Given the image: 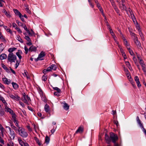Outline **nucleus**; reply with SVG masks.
Wrapping results in <instances>:
<instances>
[{"label":"nucleus","mask_w":146,"mask_h":146,"mask_svg":"<svg viewBox=\"0 0 146 146\" xmlns=\"http://www.w3.org/2000/svg\"><path fill=\"white\" fill-rule=\"evenodd\" d=\"M118 137L117 135L112 132L110 133V136L106 133L105 135V139L106 143L108 144H110V142L111 141L114 144V146H121L118 143H116V142L118 140Z\"/></svg>","instance_id":"nucleus-1"},{"label":"nucleus","mask_w":146,"mask_h":146,"mask_svg":"<svg viewBox=\"0 0 146 146\" xmlns=\"http://www.w3.org/2000/svg\"><path fill=\"white\" fill-rule=\"evenodd\" d=\"M18 131L19 134L23 137L26 138L28 136L27 133L25 129L23 127H19V129H18Z\"/></svg>","instance_id":"nucleus-2"},{"label":"nucleus","mask_w":146,"mask_h":146,"mask_svg":"<svg viewBox=\"0 0 146 146\" xmlns=\"http://www.w3.org/2000/svg\"><path fill=\"white\" fill-rule=\"evenodd\" d=\"M17 57L16 56L13 54V53H10L8 56L7 60L8 61L11 63L15 62V61L16 60Z\"/></svg>","instance_id":"nucleus-3"},{"label":"nucleus","mask_w":146,"mask_h":146,"mask_svg":"<svg viewBox=\"0 0 146 146\" xmlns=\"http://www.w3.org/2000/svg\"><path fill=\"white\" fill-rule=\"evenodd\" d=\"M57 68V67L55 64H52L51 66L48 67L46 69H44L43 70V72L44 74H46L47 72L51 71L52 70H55Z\"/></svg>","instance_id":"nucleus-4"},{"label":"nucleus","mask_w":146,"mask_h":146,"mask_svg":"<svg viewBox=\"0 0 146 146\" xmlns=\"http://www.w3.org/2000/svg\"><path fill=\"white\" fill-rule=\"evenodd\" d=\"M22 100L24 103L27 104H28V103L31 101L30 97L28 95H26L24 93L23 94Z\"/></svg>","instance_id":"nucleus-5"},{"label":"nucleus","mask_w":146,"mask_h":146,"mask_svg":"<svg viewBox=\"0 0 146 146\" xmlns=\"http://www.w3.org/2000/svg\"><path fill=\"white\" fill-rule=\"evenodd\" d=\"M137 121L140 127L141 128L143 131L146 137V130L144 128L143 125L141 123V121L140 119H139L138 121Z\"/></svg>","instance_id":"nucleus-6"},{"label":"nucleus","mask_w":146,"mask_h":146,"mask_svg":"<svg viewBox=\"0 0 146 146\" xmlns=\"http://www.w3.org/2000/svg\"><path fill=\"white\" fill-rule=\"evenodd\" d=\"M5 111L6 112H9L11 115H12L13 114L15 113H14L13 111L10 108H9L7 105L5 106Z\"/></svg>","instance_id":"nucleus-7"},{"label":"nucleus","mask_w":146,"mask_h":146,"mask_svg":"<svg viewBox=\"0 0 146 146\" xmlns=\"http://www.w3.org/2000/svg\"><path fill=\"white\" fill-rule=\"evenodd\" d=\"M84 131V127L83 126H80L79 127L77 130L76 131L75 133H82Z\"/></svg>","instance_id":"nucleus-8"},{"label":"nucleus","mask_w":146,"mask_h":146,"mask_svg":"<svg viewBox=\"0 0 146 146\" xmlns=\"http://www.w3.org/2000/svg\"><path fill=\"white\" fill-rule=\"evenodd\" d=\"M134 79L136 82L138 87H140L141 86V85L140 83L138 77L137 76H135L134 77Z\"/></svg>","instance_id":"nucleus-9"},{"label":"nucleus","mask_w":146,"mask_h":146,"mask_svg":"<svg viewBox=\"0 0 146 146\" xmlns=\"http://www.w3.org/2000/svg\"><path fill=\"white\" fill-rule=\"evenodd\" d=\"M10 97L12 99H13L16 100L18 101L20 100V98L18 96L16 95L14 96L13 94H11L10 95Z\"/></svg>","instance_id":"nucleus-10"},{"label":"nucleus","mask_w":146,"mask_h":146,"mask_svg":"<svg viewBox=\"0 0 146 146\" xmlns=\"http://www.w3.org/2000/svg\"><path fill=\"white\" fill-rule=\"evenodd\" d=\"M133 41L138 48H140L141 46V44L140 42L138 40V38L135 39H134Z\"/></svg>","instance_id":"nucleus-11"},{"label":"nucleus","mask_w":146,"mask_h":146,"mask_svg":"<svg viewBox=\"0 0 146 146\" xmlns=\"http://www.w3.org/2000/svg\"><path fill=\"white\" fill-rule=\"evenodd\" d=\"M36 48L32 45L29 48V52H36Z\"/></svg>","instance_id":"nucleus-12"},{"label":"nucleus","mask_w":146,"mask_h":146,"mask_svg":"<svg viewBox=\"0 0 146 146\" xmlns=\"http://www.w3.org/2000/svg\"><path fill=\"white\" fill-rule=\"evenodd\" d=\"M5 115V111L0 105V117L3 116Z\"/></svg>","instance_id":"nucleus-13"},{"label":"nucleus","mask_w":146,"mask_h":146,"mask_svg":"<svg viewBox=\"0 0 146 146\" xmlns=\"http://www.w3.org/2000/svg\"><path fill=\"white\" fill-rule=\"evenodd\" d=\"M11 115L12 116V118L11 119L13 120L14 122L15 123L17 121V120H16L17 116L16 114L15 113Z\"/></svg>","instance_id":"nucleus-14"},{"label":"nucleus","mask_w":146,"mask_h":146,"mask_svg":"<svg viewBox=\"0 0 146 146\" xmlns=\"http://www.w3.org/2000/svg\"><path fill=\"white\" fill-rule=\"evenodd\" d=\"M0 38L2 42L5 43L7 42L5 38V37L0 32Z\"/></svg>","instance_id":"nucleus-15"},{"label":"nucleus","mask_w":146,"mask_h":146,"mask_svg":"<svg viewBox=\"0 0 146 146\" xmlns=\"http://www.w3.org/2000/svg\"><path fill=\"white\" fill-rule=\"evenodd\" d=\"M3 81L4 83L7 84H9L10 83V81H9L8 80L7 78H3Z\"/></svg>","instance_id":"nucleus-16"},{"label":"nucleus","mask_w":146,"mask_h":146,"mask_svg":"<svg viewBox=\"0 0 146 146\" xmlns=\"http://www.w3.org/2000/svg\"><path fill=\"white\" fill-rule=\"evenodd\" d=\"M139 62L140 64L141 65L142 68L146 67V65L144 63V62L141 59H139Z\"/></svg>","instance_id":"nucleus-17"},{"label":"nucleus","mask_w":146,"mask_h":146,"mask_svg":"<svg viewBox=\"0 0 146 146\" xmlns=\"http://www.w3.org/2000/svg\"><path fill=\"white\" fill-rule=\"evenodd\" d=\"M3 12L8 17H10L11 16L9 12H7L5 9L3 10Z\"/></svg>","instance_id":"nucleus-18"},{"label":"nucleus","mask_w":146,"mask_h":146,"mask_svg":"<svg viewBox=\"0 0 146 146\" xmlns=\"http://www.w3.org/2000/svg\"><path fill=\"white\" fill-rule=\"evenodd\" d=\"M10 135L11 139H13L15 136V133L13 130L10 131Z\"/></svg>","instance_id":"nucleus-19"},{"label":"nucleus","mask_w":146,"mask_h":146,"mask_svg":"<svg viewBox=\"0 0 146 146\" xmlns=\"http://www.w3.org/2000/svg\"><path fill=\"white\" fill-rule=\"evenodd\" d=\"M120 52L123 57V58L124 59H126L127 58V56L125 53L124 52L122 48H120Z\"/></svg>","instance_id":"nucleus-20"},{"label":"nucleus","mask_w":146,"mask_h":146,"mask_svg":"<svg viewBox=\"0 0 146 146\" xmlns=\"http://www.w3.org/2000/svg\"><path fill=\"white\" fill-rule=\"evenodd\" d=\"M63 108L65 110L67 111L69 109V106L67 103H64V104Z\"/></svg>","instance_id":"nucleus-21"},{"label":"nucleus","mask_w":146,"mask_h":146,"mask_svg":"<svg viewBox=\"0 0 146 146\" xmlns=\"http://www.w3.org/2000/svg\"><path fill=\"white\" fill-rule=\"evenodd\" d=\"M13 11L16 15L19 16H21V14L18 10L16 9H13Z\"/></svg>","instance_id":"nucleus-22"},{"label":"nucleus","mask_w":146,"mask_h":146,"mask_svg":"<svg viewBox=\"0 0 146 146\" xmlns=\"http://www.w3.org/2000/svg\"><path fill=\"white\" fill-rule=\"evenodd\" d=\"M7 55L5 54H2L0 56V59L1 60L5 59L7 58Z\"/></svg>","instance_id":"nucleus-23"},{"label":"nucleus","mask_w":146,"mask_h":146,"mask_svg":"<svg viewBox=\"0 0 146 146\" xmlns=\"http://www.w3.org/2000/svg\"><path fill=\"white\" fill-rule=\"evenodd\" d=\"M13 87L14 89L16 90L19 87L18 85L15 83L13 82L12 83Z\"/></svg>","instance_id":"nucleus-24"},{"label":"nucleus","mask_w":146,"mask_h":146,"mask_svg":"<svg viewBox=\"0 0 146 146\" xmlns=\"http://www.w3.org/2000/svg\"><path fill=\"white\" fill-rule=\"evenodd\" d=\"M4 28L5 29V30L7 32H9V33L11 34L12 33V31L7 26H4Z\"/></svg>","instance_id":"nucleus-25"},{"label":"nucleus","mask_w":146,"mask_h":146,"mask_svg":"<svg viewBox=\"0 0 146 146\" xmlns=\"http://www.w3.org/2000/svg\"><path fill=\"white\" fill-rule=\"evenodd\" d=\"M36 142L39 145H41L42 144L41 141H40L39 139L36 137H34Z\"/></svg>","instance_id":"nucleus-26"},{"label":"nucleus","mask_w":146,"mask_h":146,"mask_svg":"<svg viewBox=\"0 0 146 146\" xmlns=\"http://www.w3.org/2000/svg\"><path fill=\"white\" fill-rule=\"evenodd\" d=\"M45 56L44 53L43 52H41L39 54L38 56V58L41 59V58L44 57Z\"/></svg>","instance_id":"nucleus-27"},{"label":"nucleus","mask_w":146,"mask_h":146,"mask_svg":"<svg viewBox=\"0 0 146 146\" xmlns=\"http://www.w3.org/2000/svg\"><path fill=\"white\" fill-rule=\"evenodd\" d=\"M45 111L47 112H48L49 111V106L48 105L46 104L44 106Z\"/></svg>","instance_id":"nucleus-28"},{"label":"nucleus","mask_w":146,"mask_h":146,"mask_svg":"<svg viewBox=\"0 0 146 146\" xmlns=\"http://www.w3.org/2000/svg\"><path fill=\"white\" fill-rule=\"evenodd\" d=\"M131 33V35L132 37V38H133V40H134V39H135L137 38L136 35L134 33Z\"/></svg>","instance_id":"nucleus-29"},{"label":"nucleus","mask_w":146,"mask_h":146,"mask_svg":"<svg viewBox=\"0 0 146 146\" xmlns=\"http://www.w3.org/2000/svg\"><path fill=\"white\" fill-rule=\"evenodd\" d=\"M17 49V48L15 47L11 48L8 49V51L10 53H12V52L15 51Z\"/></svg>","instance_id":"nucleus-30"},{"label":"nucleus","mask_w":146,"mask_h":146,"mask_svg":"<svg viewBox=\"0 0 146 146\" xmlns=\"http://www.w3.org/2000/svg\"><path fill=\"white\" fill-rule=\"evenodd\" d=\"M18 140L21 146H24L25 143L21 139H18Z\"/></svg>","instance_id":"nucleus-31"},{"label":"nucleus","mask_w":146,"mask_h":146,"mask_svg":"<svg viewBox=\"0 0 146 146\" xmlns=\"http://www.w3.org/2000/svg\"><path fill=\"white\" fill-rule=\"evenodd\" d=\"M50 138L48 136H46L45 137V143L47 144H48L50 141Z\"/></svg>","instance_id":"nucleus-32"},{"label":"nucleus","mask_w":146,"mask_h":146,"mask_svg":"<svg viewBox=\"0 0 146 146\" xmlns=\"http://www.w3.org/2000/svg\"><path fill=\"white\" fill-rule=\"evenodd\" d=\"M40 96L41 97L42 100L43 101L45 102H46V98L44 94Z\"/></svg>","instance_id":"nucleus-33"},{"label":"nucleus","mask_w":146,"mask_h":146,"mask_svg":"<svg viewBox=\"0 0 146 146\" xmlns=\"http://www.w3.org/2000/svg\"><path fill=\"white\" fill-rule=\"evenodd\" d=\"M17 39L19 40L20 42L21 43H23V40L20 37V36L19 35H17Z\"/></svg>","instance_id":"nucleus-34"},{"label":"nucleus","mask_w":146,"mask_h":146,"mask_svg":"<svg viewBox=\"0 0 146 146\" xmlns=\"http://www.w3.org/2000/svg\"><path fill=\"white\" fill-rule=\"evenodd\" d=\"M120 7L122 10H125L126 9L125 6L123 4L120 5Z\"/></svg>","instance_id":"nucleus-35"},{"label":"nucleus","mask_w":146,"mask_h":146,"mask_svg":"<svg viewBox=\"0 0 146 146\" xmlns=\"http://www.w3.org/2000/svg\"><path fill=\"white\" fill-rule=\"evenodd\" d=\"M52 88L54 90L57 91V92H61L60 90L57 87H53Z\"/></svg>","instance_id":"nucleus-36"},{"label":"nucleus","mask_w":146,"mask_h":146,"mask_svg":"<svg viewBox=\"0 0 146 146\" xmlns=\"http://www.w3.org/2000/svg\"><path fill=\"white\" fill-rule=\"evenodd\" d=\"M1 100L3 103L5 104V106L6 105H7V104L4 98L2 97H1V99L0 100Z\"/></svg>","instance_id":"nucleus-37"},{"label":"nucleus","mask_w":146,"mask_h":146,"mask_svg":"<svg viewBox=\"0 0 146 146\" xmlns=\"http://www.w3.org/2000/svg\"><path fill=\"white\" fill-rule=\"evenodd\" d=\"M88 1L90 6L92 8H93L94 7V5L93 4L91 0H88Z\"/></svg>","instance_id":"nucleus-38"},{"label":"nucleus","mask_w":146,"mask_h":146,"mask_svg":"<svg viewBox=\"0 0 146 146\" xmlns=\"http://www.w3.org/2000/svg\"><path fill=\"white\" fill-rule=\"evenodd\" d=\"M127 49L128 50H129V51L130 54L131 55H133V53L132 50L130 48H128V47H127Z\"/></svg>","instance_id":"nucleus-39"},{"label":"nucleus","mask_w":146,"mask_h":146,"mask_svg":"<svg viewBox=\"0 0 146 146\" xmlns=\"http://www.w3.org/2000/svg\"><path fill=\"white\" fill-rule=\"evenodd\" d=\"M16 22L18 24L19 26H23V24L21 23L18 20H17L16 21Z\"/></svg>","instance_id":"nucleus-40"},{"label":"nucleus","mask_w":146,"mask_h":146,"mask_svg":"<svg viewBox=\"0 0 146 146\" xmlns=\"http://www.w3.org/2000/svg\"><path fill=\"white\" fill-rule=\"evenodd\" d=\"M25 38L28 42L31 41L30 38L27 36H25Z\"/></svg>","instance_id":"nucleus-41"},{"label":"nucleus","mask_w":146,"mask_h":146,"mask_svg":"<svg viewBox=\"0 0 146 146\" xmlns=\"http://www.w3.org/2000/svg\"><path fill=\"white\" fill-rule=\"evenodd\" d=\"M20 62H19L18 60H17L16 63L15 65V68H17L18 67L19 65Z\"/></svg>","instance_id":"nucleus-42"},{"label":"nucleus","mask_w":146,"mask_h":146,"mask_svg":"<svg viewBox=\"0 0 146 146\" xmlns=\"http://www.w3.org/2000/svg\"><path fill=\"white\" fill-rule=\"evenodd\" d=\"M0 130L2 133H3L4 130V128L2 125L0 123Z\"/></svg>","instance_id":"nucleus-43"},{"label":"nucleus","mask_w":146,"mask_h":146,"mask_svg":"<svg viewBox=\"0 0 146 146\" xmlns=\"http://www.w3.org/2000/svg\"><path fill=\"white\" fill-rule=\"evenodd\" d=\"M25 7H26V8L25 9V10L28 13H30V11L29 9V8H28V5H27V6H26V5L25 6Z\"/></svg>","instance_id":"nucleus-44"},{"label":"nucleus","mask_w":146,"mask_h":146,"mask_svg":"<svg viewBox=\"0 0 146 146\" xmlns=\"http://www.w3.org/2000/svg\"><path fill=\"white\" fill-rule=\"evenodd\" d=\"M24 49L25 50V53L26 54H27L29 51V49L26 46H25L24 47Z\"/></svg>","instance_id":"nucleus-45"},{"label":"nucleus","mask_w":146,"mask_h":146,"mask_svg":"<svg viewBox=\"0 0 146 146\" xmlns=\"http://www.w3.org/2000/svg\"><path fill=\"white\" fill-rule=\"evenodd\" d=\"M131 16L133 22H135V21H136V19L134 15L133 14H131Z\"/></svg>","instance_id":"nucleus-46"},{"label":"nucleus","mask_w":146,"mask_h":146,"mask_svg":"<svg viewBox=\"0 0 146 146\" xmlns=\"http://www.w3.org/2000/svg\"><path fill=\"white\" fill-rule=\"evenodd\" d=\"M0 143L3 144H4V141L1 137H0Z\"/></svg>","instance_id":"nucleus-47"},{"label":"nucleus","mask_w":146,"mask_h":146,"mask_svg":"<svg viewBox=\"0 0 146 146\" xmlns=\"http://www.w3.org/2000/svg\"><path fill=\"white\" fill-rule=\"evenodd\" d=\"M38 92L40 96L43 94L42 90L41 89H39L38 90Z\"/></svg>","instance_id":"nucleus-48"},{"label":"nucleus","mask_w":146,"mask_h":146,"mask_svg":"<svg viewBox=\"0 0 146 146\" xmlns=\"http://www.w3.org/2000/svg\"><path fill=\"white\" fill-rule=\"evenodd\" d=\"M16 54L17 56H18L20 59H21L22 58V56H21V54H19V52H17L16 53Z\"/></svg>","instance_id":"nucleus-49"},{"label":"nucleus","mask_w":146,"mask_h":146,"mask_svg":"<svg viewBox=\"0 0 146 146\" xmlns=\"http://www.w3.org/2000/svg\"><path fill=\"white\" fill-rule=\"evenodd\" d=\"M11 127L13 128V129H14L15 131H17L18 130V129H17V128L15 126L13 125L12 124L11 125Z\"/></svg>","instance_id":"nucleus-50"},{"label":"nucleus","mask_w":146,"mask_h":146,"mask_svg":"<svg viewBox=\"0 0 146 146\" xmlns=\"http://www.w3.org/2000/svg\"><path fill=\"white\" fill-rule=\"evenodd\" d=\"M2 66L4 69H5L6 70H8V69L6 67V66L4 65V64H2Z\"/></svg>","instance_id":"nucleus-51"},{"label":"nucleus","mask_w":146,"mask_h":146,"mask_svg":"<svg viewBox=\"0 0 146 146\" xmlns=\"http://www.w3.org/2000/svg\"><path fill=\"white\" fill-rule=\"evenodd\" d=\"M15 29L17 30L19 33H22V31L20 30L19 28L17 27H16V28H15Z\"/></svg>","instance_id":"nucleus-52"},{"label":"nucleus","mask_w":146,"mask_h":146,"mask_svg":"<svg viewBox=\"0 0 146 146\" xmlns=\"http://www.w3.org/2000/svg\"><path fill=\"white\" fill-rule=\"evenodd\" d=\"M24 73L25 74V75H24V76H26L27 78H29V77L28 75V73H27V71H26V70L25 71Z\"/></svg>","instance_id":"nucleus-53"},{"label":"nucleus","mask_w":146,"mask_h":146,"mask_svg":"<svg viewBox=\"0 0 146 146\" xmlns=\"http://www.w3.org/2000/svg\"><path fill=\"white\" fill-rule=\"evenodd\" d=\"M125 64L130 69L129 67H131V66L129 62L128 61L125 62Z\"/></svg>","instance_id":"nucleus-54"},{"label":"nucleus","mask_w":146,"mask_h":146,"mask_svg":"<svg viewBox=\"0 0 146 146\" xmlns=\"http://www.w3.org/2000/svg\"><path fill=\"white\" fill-rule=\"evenodd\" d=\"M3 45V44H0V51H2L4 49V48L2 46Z\"/></svg>","instance_id":"nucleus-55"},{"label":"nucleus","mask_w":146,"mask_h":146,"mask_svg":"<svg viewBox=\"0 0 146 146\" xmlns=\"http://www.w3.org/2000/svg\"><path fill=\"white\" fill-rule=\"evenodd\" d=\"M114 8L116 12L117 13H119V10H118V8L116 7L115 5L114 6Z\"/></svg>","instance_id":"nucleus-56"},{"label":"nucleus","mask_w":146,"mask_h":146,"mask_svg":"<svg viewBox=\"0 0 146 146\" xmlns=\"http://www.w3.org/2000/svg\"><path fill=\"white\" fill-rule=\"evenodd\" d=\"M60 92H55L54 93V95L55 96H60L59 93H60Z\"/></svg>","instance_id":"nucleus-57"},{"label":"nucleus","mask_w":146,"mask_h":146,"mask_svg":"<svg viewBox=\"0 0 146 146\" xmlns=\"http://www.w3.org/2000/svg\"><path fill=\"white\" fill-rule=\"evenodd\" d=\"M23 28L27 32H29V30H28L27 29V27L25 25L24 26L23 25Z\"/></svg>","instance_id":"nucleus-58"},{"label":"nucleus","mask_w":146,"mask_h":146,"mask_svg":"<svg viewBox=\"0 0 146 146\" xmlns=\"http://www.w3.org/2000/svg\"><path fill=\"white\" fill-rule=\"evenodd\" d=\"M42 80L45 81L47 80V78L46 76H43L42 78Z\"/></svg>","instance_id":"nucleus-59"},{"label":"nucleus","mask_w":146,"mask_h":146,"mask_svg":"<svg viewBox=\"0 0 146 146\" xmlns=\"http://www.w3.org/2000/svg\"><path fill=\"white\" fill-rule=\"evenodd\" d=\"M142 70L143 71L144 74L146 76V67H144V68H142Z\"/></svg>","instance_id":"nucleus-60"},{"label":"nucleus","mask_w":146,"mask_h":146,"mask_svg":"<svg viewBox=\"0 0 146 146\" xmlns=\"http://www.w3.org/2000/svg\"><path fill=\"white\" fill-rule=\"evenodd\" d=\"M124 41L125 44L126 45L127 47V46H129L128 44L127 41L126 39H125L124 40Z\"/></svg>","instance_id":"nucleus-61"},{"label":"nucleus","mask_w":146,"mask_h":146,"mask_svg":"<svg viewBox=\"0 0 146 146\" xmlns=\"http://www.w3.org/2000/svg\"><path fill=\"white\" fill-rule=\"evenodd\" d=\"M19 17L20 18V19H21V20L23 21H24V19L23 17V16L22 15V14L21 15V16H19Z\"/></svg>","instance_id":"nucleus-62"},{"label":"nucleus","mask_w":146,"mask_h":146,"mask_svg":"<svg viewBox=\"0 0 146 146\" xmlns=\"http://www.w3.org/2000/svg\"><path fill=\"white\" fill-rule=\"evenodd\" d=\"M27 127L29 131L30 132L32 131V129L30 128V126L29 125L27 126Z\"/></svg>","instance_id":"nucleus-63"},{"label":"nucleus","mask_w":146,"mask_h":146,"mask_svg":"<svg viewBox=\"0 0 146 146\" xmlns=\"http://www.w3.org/2000/svg\"><path fill=\"white\" fill-rule=\"evenodd\" d=\"M110 33H111V35L112 36H113V35H115L114 33H113V32L111 29H110Z\"/></svg>","instance_id":"nucleus-64"}]
</instances>
